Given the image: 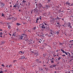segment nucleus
<instances>
[{
	"label": "nucleus",
	"mask_w": 73,
	"mask_h": 73,
	"mask_svg": "<svg viewBox=\"0 0 73 73\" xmlns=\"http://www.w3.org/2000/svg\"><path fill=\"white\" fill-rule=\"evenodd\" d=\"M40 27H41L40 28H42V29H48V28H49L48 26H45L43 23H42L40 25Z\"/></svg>",
	"instance_id": "f257e3e1"
},
{
	"label": "nucleus",
	"mask_w": 73,
	"mask_h": 73,
	"mask_svg": "<svg viewBox=\"0 0 73 73\" xmlns=\"http://www.w3.org/2000/svg\"><path fill=\"white\" fill-rule=\"evenodd\" d=\"M22 34V36L24 37V38H26L27 37V36H28V35L26 34V33H25V32H24V33Z\"/></svg>",
	"instance_id": "f03ea898"
},
{
	"label": "nucleus",
	"mask_w": 73,
	"mask_h": 73,
	"mask_svg": "<svg viewBox=\"0 0 73 73\" xmlns=\"http://www.w3.org/2000/svg\"><path fill=\"white\" fill-rule=\"evenodd\" d=\"M17 18L16 17H12V18H11V19L14 20V21H16L17 20Z\"/></svg>",
	"instance_id": "7ed1b4c3"
},
{
	"label": "nucleus",
	"mask_w": 73,
	"mask_h": 73,
	"mask_svg": "<svg viewBox=\"0 0 73 73\" xmlns=\"http://www.w3.org/2000/svg\"><path fill=\"white\" fill-rule=\"evenodd\" d=\"M68 24L67 26L68 27H70V28H72V26H71L70 25V22H68Z\"/></svg>",
	"instance_id": "20e7f679"
},
{
	"label": "nucleus",
	"mask_w": 73,
	"mask_h": 73,
	"mask_svg": "<svg viewBox=\"0 0 73 73\" xmlns=\"http://www.w3.org/2000/svg\"><path fill=\"white\" fill-rule=\"evenodd\" d=\"M58 16L60 17H62V16H63V13H60L59 14Z\"/></svg>",
	"instance_id": "39448f33"
},
{
	"label": "nucleus",
	"mask_w": 73,
	"mask_h": 73,
	"mask_svg": "<svg viewBox=\"0 0 73 73\" xmlns=\"http://www.w3.org/2000/svg\"><path fill=\"white\" fill-rule=\"evenodd\" d=\"M21 60H24V59H25V58H26L25 57V56H21Z\"/></svg>",
	"instance_id": "423d86ee"
},
{
	"label": "nucleus",
	"mask_w": 73,
	"mask_h": 73,
	"mask_svg": "<svg viewBox=\"0 0 73 73\" xmlns=\"http://www.w3.org/2000/svg\"><path fill=\"white\" fill-rule=\"evenodd\" d=\"M5 41H2L1 42V45H3L4 44H5Z\"/></svg>",
	"instance_id": "0eeeda50"
},
{
	"label": "nucleus",
	"mask_w": 73,
	"mask_h": 73,
	"mask_svg": "<svg viewBox=\"0 0 73 73\" xmlns=\"http://www.w3.org/2000/svg\"><path fill=\"white\" fill-rule=\"evenodd\" d=\"M23 37L24 36H23V35L22 34L21 36H20V37H19V39H20V40H23Z\"/></svg>",
	"instance_id": "6e6552de"
},
{
	"label": "nucleus",
	"mask_w": 73,
	"mask_h": 73,
	"mask_svg": "<svg viewBox=\"0 0 73 73\" xmlns=\"http://www.w3.org/2000/svg\"><path fill=\"white\" fill-rule=\"evenodd\" d=\"M61 19V18L58 17L57 16V17L55 18V19L56 20H60Z\"/></svg>",
	"instance_id": "1a4fd4ad"
},
{
	"label": "nucleus",
	"mask_w": 73,
	"mask_h": 73,
	"mask_svg": "<svg viewBox=\"0 0 73 73\" xmlns=\"http://www.w3.org/2000/svg\"><path fill=\"white\" fill-rule=\"evenodd\" d=\"M15 5L16 7H17L18 8H20V5L19 4L16 3L15 4Z\"/></svg>",
	"instance_id": "9d476101"
},
{
	"label": "nucleus",
	"mask_w": 73,
	"mask_h": 73,
	"mask_svg": "<svg viewBox=\"0 0 73 73\" xmlns=\"http://www.w3.org/2000/svg\"><path fill=\"white\" fill-rule=\"evenodd\" d=\"M1 6L2 7H3V6H4V5H5V3H1Z\"/></svg>",
	"instance_id": "9b49d317"
},
{
	"label": "nucleus",
	"mask_w": 73,
	"mask_h": 73,
	"mask_svg": "<svg viewBox=\"0 0 73 73\" xmlns=\"http://www.w3.org/2000/svg\"><path fill=\"white\" fill-rule=\"evenodd\" d=\"M37 53L35 52V55H36V56H38V51H36Z\"/></svg>",
	"instance_id": "f8f14e48"
},
{
	"label": "nucleus",
	"mask_w": 73,
	"mask_h": 73,
	"mask_svg": "<svg viewBox=\"0 0 73 73\" xmlns=\"http://www.w3.org/2000/svg\"><path fill=\"white\" fill-rule=\"evenodd\" d=\"M16 25H17V26H19V25H21V23H16Z\"/></svg>",
	"instance_id": "ddd939ff"
},
{
	"label": "nucleus",
	"mask_w": 73,
	"mask_h": 73,
	"mask_svg": "<svg viewBox=\"0 0 73 73\" xmlns=\"http://www.w3.org/2000/svg\"><path fill=\"white\" fill-rule=\"evenodd\" d=\"M65 4L66 5H70V3L68 1L66 2Z\"/></svg>",
	"instance_id": "4468645a"
},
{
	"label": "nucleus",
	"mask_w": 73,
	"mask_h": 73,
	"mask_svg": "<svg viewBox=\"0 0 73 73\" xmlns=\"http://www.w3.org/2000/svg\"><path fill=\"white\" fill-rule=\"evenodd\" d=\"M57 24V25H56V27H58V25H60V22H57L56 23Z\"/></svg>",
	"instance_id": "2eb2a0df"
},
{
	"label": "nucleus",
	"mask_w": 73,
	"mask_h": 73,
	"mask_svg": "<svg viewBox=\"0 0 73 73\" xmlns=\"http://www.w3.org/2000/svg\"><path fill=\"white\" fill-rule=\"evenodd\" d=\"M68 12H72V11L71 10H70V9H68Z\"/></svg>",
	"instance_id": "dca6fc26"
},
{
	"label": "nucleus",
	"mask_w": 73,
	"mask_h": 73,
	"mask_svg": "<svg viewBox=\"0 0 73 73\" xmlns=\"http://www.w3.org/2000/svg\"><path fill=\"white\" fill-rule=\"evenodd\" d=\"M8 26V28L9 29H11V26L10 25H9Z\"/></svg>",
	"instance_id": "f3484780"
},
{
	"label": "nucleus",
	"mask_w": 73,
	"mask_h": 73,
	"mask_svg": "<svg viewBox=\"0 0 73 73\" xmlns=\"http://www.w3.org/2000/svg\"><path fill=\"white\" fill-rule=\"evenodd\" d=\"M41 35H40L39 36V37L41 36H42V37H43V36H44V34H43L42 33H41Z\"/></svg>",
	"instance_id": "a211bd4d"
},
{
	"label": "nucleus",
	"mask_w": 73,
	"mask_h": 73,
	"mask_svg": "<svg viewBox=\"0 0 73 73\" xmlns=\"http://www.w3.org/2000/svg\"><path fill=\"white\" fill-rule=\"evenodd\" d=\"M47 35L48 36V37H51V35H50V34H47Z\"/></svg>",
	"instance_id": "6ab92c4d"
},
{
	"label": "nucleus",
	"mask_w": 73,
	"mask_h": 73,
	"mask_svg": "<svg viewBox=\"0 0 73 73\" xmlns=\"http://www.w3.org/2000/svg\"><path fill=\"white\" fill-rule=\"evenodd\" d=\"M38 5L40 7H42V5H41V3H39Z\"/></svg>",
	"instance_id": "aec40b11"
},
{
	"label": "nucleus",
	"mask_w": 73,
	"mask_h": 73,
	"mask_svg": "<svg viewBox=\"0 0 73 73\" xmlns=\"http://www.w3.org/2000/svg\"><path fill=\"white\" fill-rule=\"evenodd\" d=\"M36 13H37L38 12V10L37 9H35Z\"/></svg>",
	"instance_id": "412c9836"
},
{
	"label": "nucleus",
	"mask_w": 73,
	"mask_h": 73,
	"mask_svg": "<svg viewBox=\"0 0 73 73\" xmlns=\"http://www.w3.org/2000/svg\"><path fill=\"white\" fill-rule=\"evenodd\" d=\"M43 23H44V24L45 25H46V26H48V25H47V24H46V23H45V22Z\"/></svg>",
	"instance_id": "4be33fe9"
},
{
	"label": "nucleus",
	"mask_w": 73,
	"mask_h": 73,
	"mask_svg": "<svg viewBox=\"0 0 73 73\" xmlns=\"http://www.w3.org/2000/svg\"><path fill=\"white\" fill-rule=\"evenodd\" d=\"M11 23H7V25H8V26L10 25V24Z\"/></svg>",
	"instance_id": "5701e85b"
},
{
	"label": "nucleus",
	"mask_w": 73,
	"mask_h": 73,
	"mask_svg": "<svg viewBox=\"0 0 73 73\" xmlns=\"http://www.w3.org/2000/svg\"><path fill=\"white\" fill-rule=\"evenodd\" d=\"M46 8H47V9H48V8H49V5H46Z\"/></svg>",
	"instance_id": "b1692460"
},
{
	"label": "nucleus",
	"mask_w": 73,
	"mask_h": 73,
	"mask_svg": "<svg viewBox=\"0 0 73 73\" xmlns=\"http://www.w3.org/2000/svg\"><path fill=\"white\" fill-rule=\"evenodd\" d=\"M22 2L23 3H26V2H27V1H26L24 0H23Z\"/></svg>",
	"instance_id": "393cba45"
},
{
	"label": "nucleus",
	"mask_w": 73,
	"mask_h": 73,
	"mask_svg": "<svg viewBox=\"0 0 73 73\" xmlns=\"http://www.w3.org/2000/svg\"><path fill=\"white\" fill-rule=\"evenodd\" d=\"M56 34V35H58V34H59V32L58 31H57V32H56V33H55V34Z\"/></svg>",
	"instance_id": "a878e982"
},
{
	"label": "nucleus",
	"mask_w": 73,
	"mask_h": 73,
	"mask_svg": "<svg viewBox=\"0 0 73 73\" xmlns=\"http://www.w3.org/2000/svg\"><path fill=\"white\" fill-rule=\"evenodd\" d=\"M52 21H54V20L55 19H54V18H53L51 20Z\"/></svg>",
	"instance_id": "bb28decb"
},
{
	"label": "nucleus",
	"mask_w": 73,
	"mask_h": 73,
	"mask_svg": "<svg viewBox=\"0 0 73 73\" xmlns=\"http://www.w3.org/2000/svg\"><path fill=\"white\" fill-rule=\"evenodd\" d=\"M64 26L65 27H66V25H67V23H64Z\"/></svg>",
	"instance_id": "cd10ccee"
},
{
	"label": "nucleus",
	"mask_w": 73,
	"mask_h": 73,
	"mask_svg": "<svg viewBox=\"0 0 73 73\" xmlns=\"http://www.w3.org/2000/svg\"><path fill=\"white\" fill-rule=\"evenodd\" d=\"M61 51H62V52L63 53L65 52V51L62 50V49H61Z\"/></svg>",
	"instance_id": "c85d7f7f"
},
{
	"label": "nucleus",
	"mask_w": 73,
	"mask_h": 73,
	"mask_svg": "<svg viewBox=\"0 0 73 73\" xmlns=\"http://www.w3.org/2000/svg\"><path fill=\"white\" fill-rule=\"evenodd\" d=\"M64 53H65L66 55H68V53L64 51Z\"/></svg>",
	"instance_id": "c756f323"
},
{
	"label": "nucleus",
	"mask_w": 73,
	"mask_h": 73,
	"mask_svg": "<svg viewBox=\"0 0 73 73\" xmlns=\"http://www.w3.org/2000/svg\"><path fill=\"white\" fill-rule=\"evenodd\" d=\"M53 45H54V46H56V43L54 42H53Z\"/></svg>",
	"instance_id": "7c9ffc66"
},
{
	"label": "nucleus",
	"mask_w": 73,
	"mask_h": 73,
	"mask_svg": "<svg viewBox=\"0 0 73 73\" xmlns=\"http://www.w3.org/2000/svg\"><path fill=\"white\" fill-rule=\"evenodd\" d=\"M51 63H54V60H52L51 61Z\"/></svg>",
	"instance_id": "2f4dec72"
},
{
	"label": "nucleus",
	"mask_w": 73,
	"mask_h": 73,
	"mask_svg": "<svg viewBox=\"0 0 73 73\" xmlns=\"http://www.w3.org/2000/svg\"><path fill=\"white\" fill-rule=\"evenodd\" d=\"M46 13H44L43 14L44 16H46Z\"/></svg>",
	"instance_id": "473e14b6"
},
{
	"label": "nucleus",
	"mask_w": 73,
	"mask_h": 73,
	"mask_svg": "<svg viewBox=\"0 0 73 73\" xmlns=\"http://www.w3.org/2000/svg\"><path fill=\"white\" fill-rule=\"evenodd\" d=\"M45 69H46L45 70L46 72H48V69L47 68H45Z\"/></svg>",
	"instance_id": "72a5a7b5"
},
{
	"label": "nucleus",
	"mask_w": 73,
	"mask_h": 73,
	"mask_svg": "<svg viewBox=\"0 0 73 73\" xmlns=\"http://www.w3.org/2000/svg\"><path fill=\"white\" fill-rule=\"evenodd\" d=\"M61 25V24H60L58 25V28H60Z\"/></svg>",
	"instance_id": "f704fd0d"
},
{
	"label": "nucleus",
	"mask_w": 73,
	"mask_h": 73,
	"mask_svg": "<svg viewBox=\"0 0 73 73\" xmlns=\"http://www.w3.org/2000/svg\"><path fill=\"white\" fill-rule=\"evenodd\" d=\"M4 72V71H0V73H3Z\"/></svg>",
	"instance_id": "c9c22d12"
},
{
	"label": "nucleus",
	"mask_w": 73,
	"mask_h": 73,
	"mask_svg": "<svg viewBox=\"0 0 73 73\" xmlns=\"http://www.w3.org/2000/svg\"><path fill=\"white\" fill-rule=\"evenodd\" d=\"M15 33H13V36H15Z\"/></svg>",
	"instance_id": "e433bc0d"
},
{
	"label": "nucleus",
	"mask_w": 73,
	"mask_h": 73,
	"mask_svg": "<svg viewBox=\"0 0 73 73\" xmlns=\"http://www.w3.org/2000/svg\"><path fill=\"white\" fill-rule=\"evenodd\" d=\"M21 54H24V52H22H22H21Z\"/></svg>",
	"instance_id": "4c0bfd02"
},
{
	"label": "nucleus",
	"mask_w": 73,
	"mask_h": 73,
	"mask_svg": "<svg viewBox=\"0 0 73 73\" xmlns=\"http://www.w3.org/2000/svg\"><path fill=\"white\" fill-rule=\"evenodd\" d=\"M36 27H35L34 28H33V30H35V29H36Z\"/></svg>",
	"instance_id": "58836bf2"
},
{
	"label": "nucleus",
	"mask_w": 73,
	"mask_h": 73,
	"mask_svg": "<svg viewBox=\"0 0 73 73\" xmlns=\"http://www.w3.org/2000/svg\"><path fill=\"white\" fill-rule=\"evenodd\" d=\"M39 19L40 20H42V19H41V16H40L39 17Z\"/></svg>",
	"instance_id": "ea45409f"
},
{
	"label": "nucleus",
	"mask_w": 73,
	"mask_h": 73,
	"mask_svg": "<svg viewBox=\"0 0 73 73\" xmlns=\"http://www.w3.org/2000/svg\"><path fill=\"white\" fill-rule=\"evenodd\" d=\"M53 65H51V66H50V68H53Z\"/></svg>",
	"instance_id": "a19ab883"
},
{
	"label": "nucleus",
	"mask_w": 73,
	"mask_h": 73,
	"mask_svg": "<svg viewBox=\"0 0 73 73\" xmlns=\"http://www.w3.org/2000/svg\"><path fill=\"white\" fill-rule=\"evenodd\" d=\"M2 66H3V67H5V66L4 65V64H2L1 65Z\"/></svg>",
	"instance_id": "79ce46f5"
},
{
	"label": "nucleus",
	"mask_w": 73,
	"mask_h": 73,
	"mask_svg": "<svg viewBox=\"0 0 73 73\" xmlns=\"http://www.w3.org/2000/svg\"><path fill=\"white\" fill-rule=\"evenodd\" d=\"M52 65H53V67H55L56 66V65H55V64H54H54Z\"/></svg>",
	"instance_id": "37998d69"
},
{
	"label": "nucleus",
	"mask_w": 73,
	"mask_h": 73,
	"mask_svg": "<svg viewBox=\"0 0 73 73\" xmlns=\"http://www.w3.org/2000/svg\"><path fill=\"white\" fill-rule=\"evenodd\" d=\"M36 61L37 62H38V61H39V59H36Z\"/></svg>",
	"instance_id": "c03bdc74"
},
{
	"label": "nucleus",
	"mask_w": 73,
	"mask_h": 73,
	"mask_svg": "<svg viewBox=\"0 0 73 73\" xmlns=\"http://www.w3.org/2000/svg\"><path fill=\"white\" fill-rule=\"evenodd\" d=\"M62 44H63L61 43H60L59 44V45H62Z\"/></svg>",
	"instance_id": "a18cd8bd"
},
{
	"label": "nucleus",
	"mask_w": 73,
	"mask_h": 73,
	"mask_svg": "<svg viewBox=\"0 0 73 73\" xmlns=\"http://www.w3.org/2000/svg\"><path fill=\"white\" fill-rule=\"evenodd\" d=\"M63 26V27H65V25H61V26Z\"/></svg>",
	"instance_id": "49530a36"
},
{
	"label": "nucleus",
	"mask_w": 73,
	"mask_h": 73,
	"mask_svg": "<svg viewBox=\"0 0 73 73\" xmlns=\"http://www.w3.org/2000/svg\"><path fill=\"white\" fill-rule=\"evenodd\" d=\"M61 58H60V57H59V58H58V61H59V60H60V59H61Z\"/></svg>",
	"instance_id": "de8ad7c7"
},
{
	"label": "nucleus",
	"mask_w": 73,
	"mask_h": 73,
	"mask_svg": "<svg viewBox=\"0 0 73 73\" xmlns=\"http://www.w3.org/2000/svg\"><path fill=\"white\" fill-rule=\"evenodd\" d=\"M67 53H68V54H69V55H68V56H71V55H70V53H69V52H68Z\"/></svg>",
	"instance_id": "09e8293b"
},
{
	"label": "nucleus",
	"mask_w": 73,
	"mask_h": 73,
	"mask_svg": "<svg viewBox=\"0 0 73 73\" xmlns=\"http://www.w3.org/2000/svg\"><path fill=\"white\" fill-rule=\"evenodd\" d=\"M13 7H15V8H16V4H15V5L13 6Z\"/></svg>",
	"instance_id": "8fccbe9b"
},
{
	"label": "nucleus",
	"mask_w": 73,
	"mask_h": 73,
	"mask_svg": "<svg viewBox=\"0 0 73 73\" xmlns=\"http://www.w3.org/2000/svg\"><path fill=\"white\" fill-rule=\"evenodd\" d=\"M39 62L40 64H41V62L40 61H38Z\"/></svg>",
	"instance_id": "3c124183"
},
{
	"label": "nucleus",
	"mask_w": 73,
	"mask_h": 73,
	"mask_svg": "<svg viewBox=\"0 0 73 73\" xmlns=\"http://www.w3.org/2000/svg\"><path fill=\"white\" fill-rule=\"evenodd\" d=\"M15 62H17V60H14L13 62H14V63H15Z\"/></svg>",
	"instance_id": "603ef678"
},
{
	"label": "nucleus",
	"mask_w": 73,
	"mask_h": 73,
	"mask_svg": "<svg viewBox=\"0 0 73 73\" xmlns=\"http://www.w3.org/2000/svg\"><path fill=\"white\" fill-rule=\"evenodd\" d=\"M35 9H33V10H32V11H34L35 10Z\"/></svg>",
	"instance_id": "864d4df0"
},
{
	"label": "nucleus",
	"mask_w": 73,
	"mask_h": 73,
	"mask_svg": "<svg viewBox=\"0 0 73 73\" xmlns=\"http://www.w3.org/2000/svg\"><path fill=\"white\" fill-rule=\"evenodd\" d=\"M21 52H22V51H19V54H21Z\"/></svg>",
	"instance_id": "5fc2aeb1"
},
{
	"label": "nucleus",
	"mask_w": 73,
	"mask_h": 73,
	"mask_svg": "<svg viewBox=\"0 0 73 73\" xmlns=\"http://www.w3.org/2000/svg\"><path fill=\"white\" fill-rule=\"evenodd\" d=\"M38 42H39L40 43H41V41H40V40H38Z\"/></svg>",
	"instance_id": "6e6d98bb"
},
{
	"label": "nucleus",
	"mask_w": 73,
	"mask_h": 73,
	"mask_svg": "<svg viewBox=\"0 0 73 73\" xmlns=\"http://www.w3.org/2000/svg\"><path fill=\"white\" fill-rule=\"evenodd\" d=\"M52 32H50V34H51V35H53V33H52Z\"/></svg>",
	"instance_id": "4d7b16f0"
},
{
	"label": "nucleus",
	"mask_w": 73,
	"mask_h": 73,
	"mask_svg": "<svg viewBox=\"0 0 73 73\" xmlns=\"http://www.w3.org/2000/svg\"><path fill=\"white\" fill-rule=\"evenodd\" d=\"M17 32H18V31H19V29H17Z\"/></svg>",
	"instance_id": "13d9d810"
},
{
	"label": "nucleus",
	"mask_w": 73,
	"mask_h": 73,
	"mask_svg": "<svg viewBox=\"0 0 73 73\" xmlns=\"http://www.w3.org/2000/svg\"><path fill=\"white\" fill-rule=\"evenodd\" d=\"M41 71H43L44 70L42 69H41Z\"/></svg>",
	"instance_id": "bf43d9fd"
},
{
	"label": "nucleus",
	"mask_w": 73,
	"mask_h": 73,
	"mask_svg": "<svg viewBox=\"0 0 73 73\" xmlns=\"http://www.w3.org/2000/svg\"><path fill=\"white\" fill-rule=\"evenodd\" d=\"M62 56H66L65 55H62Z\"/></svg>",
	"instance_id": "052dcab7"
},
{
	"label": "nucleus",
	"mask_w": 73,
	"mask_h": 73,
	"mask_svg": "<svg viewBox=\"0 0 73 73\" xmlns=\"http://www.w3.org/2000/svg\"><path fill=\"white\" fill-rule=\"evenodd\" d=\"M72 41H73V40L70 41V42H72Z\"/></svg>",
	"instance_id": "680f3d73"
},
{
	"label": "nucleus",
	"mask_w": 73,
	"mask_h": 73,
	"mask_svg": "<svg viewBox=\"0 0 73 73\" xmlns=\"http://www.w3.org/2000/svg\"><path fill=\"white\" fill-rule=\"evenodd\" d=\"M70 61H72V59H71L70 60L69 62H70Z\"/></svg>",
	"instance_id": "e2e57ef3"
},
{
	"label": "nucleus",
	"mask_w": 73,
	"mask_h": 73,
	"mask_svg": "<svg viewBox=\"0 0 73 73\" xmlns=\"http://www.w3.org/2000/svg\"><path fill=\"white\" fill-rule=\"evenodd\" d=\"M71 58H73V56L72 55V56H71Z\"/></svg>",
	"instance_id": "0e129e2a"
},
{
	"label": "nucleus",
	"mask_w": 73,
	"mask_h": 73,
	"mask_svg": "<svg viewBox=\"0 0 73 73\" xmlns=\"http://www.w3.org/2000/svg\"><path fill=\"white\" fill-rule=\"evenodd\" d=\"M4 16V14H3V13H2V16Z\"/></svg>",
	"instance_id": "69168bd1"
},
{
	"label": "nucleus",
	"mask_w": 73,
	"mask_h": 73,
	"mask_svg": "<svg viewBox=\"0 0 73 73\" xmlns=\"http://www.w3.org/2000/svg\"><path fill=\"white\" fill-rule=\"evenodd\" d=\"M50 0H48V2H50Z\"/></svg>",
	"instance_id": "338daca9"
},
{
	"label": "nucleus",
	"mask_w": 73,
	"mask_h": 73,
	"mask_svg": "<svg viewBox=\"0 0 73 73\" xmlns=\"http://www.w3.org/2000/svg\"><path fill=\"white\" fill-rule=\"evenodd\" d=\"M0 33V35H2V32L1 33Z\"/></svg>",
	"instance_id": "774afa93"
}]
</instances>
